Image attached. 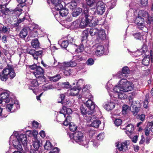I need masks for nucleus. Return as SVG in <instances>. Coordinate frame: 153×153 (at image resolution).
Instances as JSON below:
<instances>
[{"mask_svg": "<svg viewBox=\"0 0 153 153\" xmlns=\"http://www.w3.org/2000/svg\"><path fill=\"white\" fill-rule=\"evenodd\" d=\"M30 82L31 83L29 87V89L33 90V92L34 93V90L35 89V87L38 86V82L37 80L36 79L32 80Z\"/></svg>", "mask_w": 153, "mask_h": 153, "instance_id": "5701e85b", "label": "nucleus"}, {"mask_svg": "<svg viewBox=\"0 0 153 153\" xmlns=\"http://www.w3.org/2000/svg\"><path fill=\"white\" fill-rule=\"evenodd\" d=\"M84 50V46L83 45L81 44L79 48L76 50V51L79 52L83 51Z\"/></svg>", "mask_w": 153, "mask_h": 153, "instance_id": "4d7b16f0", "label": "nucleus"}, {"mask_svg": "<svg viewBox=\"0 0 153 153\" xmlns=\"http://www.w3.org/2000/svg\"><path fill=\"white\" fill-rule=\"evenodd\" d=\"M68 42L67 41H64L61 43V46L62 48H66L68 45Z\"/></svg>", "mask_w": 153, "mask_h": 153, "instance_id": "6e6d98bb", "label": "nucleus"}, {"mask_svg": "<svg viewBox=\"0 0 153 153\" xmlns=\"http://www.w3.org/2000/svg\"><path fill=\"white\" fill-rule=\"evenodd\" d=\"M104 50L103 46L100 45H97L95 51L96 55L98 56H101L103 53Z\"/></svg>", "mask_w": 153, "mask_h": 153, "instance_id": "f3484780", "label": "nucleus"}, {"mask_svg": "<svg viewBox=\"0 0 153 153\" xmlns=\"http://www.w3.org/2000/svg\"><path fill=\"white\" fill-rule=\"evenodd\" d=\"M17 141L13 140V144L14 147L18 150L21 151L22 150L21 143L24 147L27 145V138L26 135L24 134H21L16 137Z\"/></svg>", "mask_w": 153, "mask_h": 153, "instance_id": "7ed1b4c3", "label": "nucleus"}, {"mask_svg": "<svg viewBox=\"0 0 153 153\" xmlns=\"http://www.w3.org/2000/svg\"><path fill=\"white\" fill-rule=\"evenodd\" d=\"M134 126L133 125L131 124H129L126 126L125 128H123V129L126 130V132L129 136L132 133L134 130Z\"/></svg>", "mask_w": 153, "mask_h": 153, "instance_id": "aec40b11", "label": "nucleus"}, {"mask_svg": "<svg viewBox=\"0 0 153 153\" xmlns=\"http://www.w3.org/2000/svg\"><path fill=\"white\" fill-rule=\"evenodd\" d=\"M127 19L129 20L130 19L134 20L137 17L136 10L134 9H130L126 13Z\"/></svg>", "mask_w": 153, "mask_h": 153, "instance_id": "1a4fd4ad", "label": "nucleus"}, {"mask_svg": "<svg viewBox=\"0 0 153 153\" xmlns=\"http://www.w3.org/2000/svg\"><path fill=\"white\" fill-rule=\"evenodd\" d=\"M60 78V76L59 75H58L51 77V80L54 82H55L58 81Z\"/></svg>", "mask_w": 153, "mask_h": 153, "instance_id": "a18cd8bd", "label": "nucleus"}, {"mask_svg": "<svg viewBox=\"0 0 153 153\" xmlns=\"http://www.w3.org/2000/svg\"><path fill=\"white\" fill-rule=\"evenodd\" d=\"M59 152V150L58 148L57 147H55L49 153H58Z\"/></svg>", "mask_w": 153, "mask_h": 153, "instance_id": "774afa93", "label": "nucleus"}, {"mask_svg": "<svg viewBox=\"0 0 153 153\" xmlns=\"http://www.w3.org/2000/svg\"><path fill=\"white\" fill-rule=\"evenodd\" d=\"M42 53V51H36L34 55H33L34 58L36 60L37 59L38 56H40Z\"/></svg>", "mask_w": 153, "mask_h": 153, "instance_id": "37998d69", "label": "nucleus"}, {"mask_svg": "<svg viewBox=\"0 0 153 153\" xmlns=\"http://www.w3.org/2000/svg\"><path fill=\"white\" fill-rule=\"evenodd\" d=\"M69 137L71 139H73L78 144L86 146H87L89 143L88 140L84 138L83 134L80 131L76 132L74 133L71 134H69Z\"/></svg>", "mask_w": 153, "mask_h": 153, "instance_id": "f03ea898", "label": "nucleus"}, {"mask_svg": "<svg viewBox=\"0 0 153 153\" xmlns=\"http://www.w3.org/2000/svg\"><path fill=\"white\" fill-rule=\"evenodd\" d=\"M27 35V31L25 28L22 29L20 31L19 35L22 38H25Z\"/></svg>", "mask_w": 153, "mask_h": 153, "instance_id": "f704fd0d", "label": "nucleus"}, {"mask_svg": "<svg viewBox=\"0 0 153 153\" xmlns=\"http://www.w3.org/2000/svg\"><path fill=\"white\" fill-rule=\"evenodd\" d=\"M145 20L148 24L150 23L151 22L153 21V17L149 16L148 14V16L146 17V19H145Z\"/></svg>", "mask_w": 153, "mask_h": 153, "instance_id": "49530a36", "label": "nucleus"}, {"mask_svg": "<svg viewBox=\"0 0 153 153\" xmlns=\"http://www.w3.org/2000/svg\"><path fill=\"white\" fill-rule=\"evenodd\" d=\"M135 39H137L141 40L142 38V35L140 33H137L134 35Z\"/></svg>", "mask_w": 153, "mask_h": 153, "instance_id": "052dcab7", "label": "nucleus"}, {"mask_svg": "<svg viewBox=\"0 0 153 153\" xmlns=\"http://www.w3.org/2000/svg\"><path fill=\"white\" fill-rule=\"evenodd\" d=\"M104 134L103 133H100L97 137V139L99 140H101L104 138Z\"/></svg>", "mask_w": 153, "mask_h": 153, "instance_id": "13d9d810", "label": "nucleus"}, {"mask_svg": "<svg viewBox=\"0 0 153 153\" xmlns=\"http://www.w3.org/2000/svg\"><path fill=\"white\" fill-rule=\"evenodd\" d=\"M54 8L56 10L60 11L63 8V6L62 4L60 3L55 6Z\"/></svg>", "mask_w": 153, "mask_h": 153, "instance_id": "3c124183", "label": "nucleus"}, {"mask_svg": "<svg viewBox=\"0 0 153 153\" xmlns=\"http://www.w3.org/2000/svg\"><path fill=\"white\" fill-rule=\"evenodd\" d=\"M69 128L71 131L74 132L76 130L77 127L73 123H71L69 125Z\"/></svg>", "mask_w": 153, "mask_h": 153, "instance_id": "ea45409f", "label": "nucleus"}, {"mask_svg": "<svg viewBox=\"0 0 153 153\" xmlns=\"http://www.w3.org/2000/svg\"><path fill=\"white\" fill-rule=\"evenodd\" d=\"M88 10H85V16L82 19L79 25V27L81 28H85L88 25L90 27L95 25L94 24H93L94 21L91 19L92 18L91 16H88Z\"/></svg>", "mask_w": 153, "mask_h": 153, "instance_id": "20e7f679", "label": "nucleus"}, {"mask_svg": "<svg viewBox=\"0 0 153 153\" xmlns=\"http://www.w3.org/2000/svg\"><path fill=\"white\" fill-rule=\"evenodd\" d=\"M80 89L76 88H73L71 89L68 90V94L69 95L71 96H75L77 95L79 92Z\"/></svg>", "mask_w": 153, "mask_h": 153, "instance_id": "a211bd4d", "label": "nucleus"}, {"mask_svg": "<svg viewBox=\"0 0 153 153\" xmlns=\"http://www.w3.org/2000/svg\"><path fill=\"white\" fill-rule=\"evenodd\" d=\"M80 109L81 112L83 114L86 115L88 114L89 115L92 114H89V113H90V110H89V109L87 110V108H86L83 105H81V106Z\"/></svg>", "mask_w": 153, "mask_h": 153, "instance_id": "c756f323", "label": "nucleus"}, {"mask_svg": "<svg viewBox=\"0 0 153 153\" xmlns=\"http://www.w3.org/2000/svg\"><path fill=\"white\" fill-rule=\"evenodd\" d=\"M44 147L45 149L49 150H50L52 147V146L50 141H47L45 144Z\"/></svg>", "mask_w": 153, "mask_h": 153, "instance_id": "e433bc0d", "label": "nucleus"}, {"mask_svg": "<svg viewBox=\"0 0 153 153\" xmlns=\"http://www.w3.org/2000/svg\"><path fill=\"white\" fill-rule=\"evenodd\" d=\"M87 4L90 6L91 8H92L94 6H96L97 3L94 1V0H86Z\"/></svg>", "mask_w": 153, "mask_h": 153, "instance_id": "4c0bfd02", "label": "nucleus"}, {"mask_svg": "<svg viewBox=\"0 0 153 153\" xmlns=\"http://www.w3.org/2000/svg\"><path fill=\"white\" fill-rule=\"evenodd\" d=\"M55 88L52 85L44 86L42 87V89L44 91H46L50 89H52Z\"/></svg>", "mask_w": 153, "mask_h": 153, "instance_id": "864d4df0", "label": "nucleus"}, {"mask_svg": "<svg viewBox=\"0 0 153 153\" xmlns=\"http://www.w3.org/2000/svg\"><path fill=\"white\" fill-rule=\"evenodd\" d=\"M148 16V13L143 10H140L137 13V17L143 18L146 19V17Z\"/></svg>", "mask_w": 153, "mask_h": 153, "instance_id": "393cba45", "label": "nucleus"}, {"mask_svg": "<svg viewBox=\"0 0 153 153\" xmlns=\"http://www.w3.org/2000/svg\"><path fill=\"white\" fill-rule=\"evenodd\" d=\"M122 120L120 119H116L114 121V123L116 126H119L121 125L122 123Z\"/></svg>", "mask_w": 153, "mask_h": 153, "instance_id": "0e129e2a", "label": "nucleus"}, {"mask_svg": "<svg viewBox=\"0 0 153 153\" xmlns=\"http://www.w3.org/2000/svg\"><path fill=\"white\" fill-rule=\"evenodd\" d=\"M0 103L3 102L6 103L9 102L10 101L9 97V92H6L1 93L0 95Z\"/></svg>", "mask_w": 153, "mask_h": 153, "instance_id": "f8f14e48", "label": "nucleus"}, {"mask_svg": "<svg viewBox=\"0 0 153 153\" xmlns=\"http://www.w3.org/2000/svg\"><path fill=\"white\" fill-rule=\"evenodd\" d=\"M130 110V108L127 105H124L123 106V113L126 114Z\"/></svg>", "mask_w": 153, "mask_h": 153, "instance_id": "c9c22d12", "label": "nucleus"}, {"mask_svg": "<svg viewBox=\"0 0 153 153\" xmlns=\"http://www.w3.org/2000/svg\"><path fill=\"white\" fill-rule=\"evenodd\" d=\"M97 37L98 39L104 40L106 39V35L104 30H98L97 33Z\"/></svg>", "mask_w": 153, "mask_h": 153, "instance_id": "412c9836", "label": "nucleus"}, {"mask_svg": "<svg viewBox=\"0 0 153 153\" xmlns=\"http://www.w3.org/2000/svg\"><path fill=\"white\" fill-rule=\"evenodd\" d=\"M88 29L84 30L82 33L84 39H86L88 36Z\"/></svg>", "mask_w": 153, "mask_h": 153, "instance_id": "338daca9", "label": "nucleus"}, {"mask_svg": "<svg viewBox=\"0 0 153 153\" xmlns=\"http://www.w3.org/2000/svg\"><path fill=\"white\" fill-rule=\"evenodd\" d=\"M148 0H140L141 5L143 7H146L148 5Z\"/></svg>", "mask_w": 153, "mask_h": 153, "instance_id": "5fc2aeb1", "label": "nucleus"}, {"mask_svg": "<svg viewBox=\"0 0 153 153\" xmlns=\"http://www.w3.org/2000/svg\"><path fill=\"white\" fill-rule=\"evenodd\" d=\"M150 61V56L149 55H146L143 59L142 61V64L145 66L148 65Z\"/></svg>", "mask_w": 153, "mask_h": 153, "instance_id": "c85d7f7f", "label": "nucleus"}, {"mask_svg": "<svg viewBox=\"0 0 153 153\" xmlns=\"http://www.w3.org/2000/svg\"><path fill=\"white\" fill-rule=\"evenodd\" d=\"M8 78V76L5 74L3 71L1 74L0 75V79L2 81H6Z\"/></svg>", "mask_w": 153, "mask_h": 153, "instance_id": "a19ab883", "label": "nucleus"}, {"mask_svg": "<svg viewBox=\"0 0 153 153\" xmlns=\"http://www.w3.org/2000/svg\"><path fill=\"white\" fill-rule=\"evenodd\" d=\"M85 105L87 107L88 109L90 110L89 114H93L94 112L95 105L94 103L91 100H88L85 103Z\"/></svg>", "mask_w": 153, "mask_h": 153, "instance_id": "ddd939ff", "label": "nucleus"}, {"mask_svg": "<svg viewBox=\"0 0 153 153\" xmlns=\"http://www.w3.org/2000/svg\"><path fill=\"white\" fill-rule=\"evenodd\" d=\"M10 30V28L6 27L4 26L1 29H0V32L2 33H6Z\"/></svg>", "mask_w": 153, "mask_h": 153, "instance_id": "bf43d9fd", "label": "nucleus"}, {"mask_svg": "<svg viewBox=\"0 0 153 153\" xmlns=\"http://www.w3.org/2000/svg\"><path fill=\"white\" fill-rule=\"evenodd\" d=\"M4 73L5 75H7L8 77H9L11 79L13 78L16 76V73L14 70L11 68H6L3 70Z\"/></svg>", "mask_w": 153, "mask_h": 153, "instance_id": "9d476101", "label": "nucleus"}, {"mask_svg": "<svg viewBox=\"0 0 153 153\" xmlns=\"http://www.w3.org/2000/svg\"><path fill=\"white\" fill-rule=\"evenodd\" d=\"M33 145L35 149L39 150L40 146L39 141L37 138H35L33 140Z\"/></svg>", "mask_w": 153, "mask_h": 153, "instance_id": "7c9ffc66", "label": "nucleus"}, {"mask_svg": "<svg viewBox=\"0 0 153 153\" xmlns=\"http://www.w3.org/2000/svg\"><path fill=\"white\" fill-rule=\"evenodd\" d=\"M118 83L119 85L116 86L113 89L114 92L118 94L131 91L134 88L133 83L126 79H121Z\"/></svg>", "mask_w": 153, "mask_h": 153, "instance_id": "f257e3e1", "label": "nucleus"}, {"mask_svg": "<svg viewBox=\"0 0 153 153\" xmlns=\"http://www.w3.org/2000/svg\"><path fill=\"white\" fill-rule=\"evenodd\" d=\"M90 88V86L89 85H86L83 88L82 91L83 92V94H85V96L86 98H91V96L90 94L89 93L88 89Z\"/></svg>", "mask_w": 153, "mask_h": 153, "instance_id": "6ab92c4d", "label": "nucleus"}, {"mask_svg": "<svg viewBox=\"0 0 153 153\" xmlns=\"http://www.w3.org/2000/svg\"><path fill=\"white\" fill-rule=\"evenodd\" d=\"M122 93H120L117 94L118 97L120 99H125L127 98V95Z\"/></svg>", "mask_w": 153, "mask_h": 153, "instance_id": "de8ad7c7", "label": "nucleus"}, {"mask_svg": "<svg viewBox=\"0 0 153 153\" xmlns=\"http://www.w3.org/2000/svg\"><path fill=\"white\" fill-rule=\"evenodd\" d=\"M43 73L44 71L42 68L40 66H38L36 70L33 72V74L37 78L44 79L43 77Z\"/></svg>", "mask_w": 153, "mask_h": 153, "instance_id": "9b49d317", "label": "nucleus"}, {"mask_svg": "<svg viewBox=\"0 0 153 153\" xmlns=\"http://www.w3.org/2000/svg\"><path fill=\"white\" fill-rule=\"evenodd\" d=\"M66 109V107H63L62 109L60 111V115H59V118L58 119V120L60 122L62 120L60 119V118H59V117H61L63 120L65 118L66 115H67V114L65 113Z\"/></svg>", "mask_w": 153, "mask_h": 153, "instance_id": "4be33fe9", "label": "nucleus"}, {"mask_svg": "<svg viewBox=\"0 0 153 153\" xmlns=\"http://www.w3.org/2000/svg\"><path fill=\"white\" fill-rule=\"evenodd\" d=\"M101 123V122L97 120H94L91 124V126L94 128H97Z\"/></svg>", "mask_w": 153, "mask_h": 153, "instance_id": "58836bf2", "label": "nucleus"}, {"mask_svg": "<svg viewBox=\"0 0 153 153\" xmlns=\"http://www.w3.org/2000/svg\"><path fill=\"white\" fill-rule=\"evenodd\" d=\"M77 4L75 0H73L68 4L66 6L69 8L73 10L76 8Z\"/></svg>", "mask_w": 153, "mask_h": 153, "instance_id": "bb28decb", "label": "nucleus"}, {"mask_svg": "<svg viewBox=\"0 0 153 153\" xmlns=\"http://www.w3.org/2000/svg\"><path fill=\"white\" fill-rule=\"evenodd\" d=\"M134 20L139 28L141 29L144 26V21L145 20L143 18L136 17Z\"/></svg>", "mask_w": 153, "mask_h": 153, "instance_id": "4468645a", "label": "nucleus"}, {"mask_svg": "<svg viewBox=\"0 0 153 153\" xmlns=\"http://www.w3.org/2000/svg\"><path fill=\"white\" fill-rule=\"evenodd\" d=\"M5 109H3L2 108H0V116L1 117H6L7 116V114H5Z\"/></svg>", "mask_w": 153, "mask_h": 153, "instance_id": "c03bdc74", "label": "nucleus"}, {"mask_svg": "<svg viewBox=\"0 0 153 153\" xmlns=\"http://www.w3.org/2000/svg\"><path fill=\"white\" fill-rule=\"evenodd\" d=\"M11 102L12 103H10L7 105L6 109H4L5 110V112H7V111L9 112H10L13 108L15 106L16 107V103L14 102V100Z\"/></svg>", "mask_w": 153, "mask_h": 153, "instance_id": "b1692460", "label": "nucleus"}, {"mask_svg": "<svg viewBox=\"0 0 153 153\" xmlns=\"http://www.w3.org/2000/svg\"><path fill=\"white\" fill-rule=\"evenodd\" d=\"M98 31V30L97 28L93 27L90 29L89 33L90 35L92 36L95 35L97 36Z\"/></svg>", "mask_w": 153, "mask_h": 153, "instance_id": "72a5a7b5", "label": "nucleus"}, {"mask_svg": "<svg viewBox=\"0 0 153 153\" xmlns=\"http://www.w3.org/2000/svg\"><path fill=\"white\" fill-rule=\"evenodd\" d=\"M82 11L81 8L78 7L75 9L72 13V16L73 17H76L78 16Z\"/></svg>", "mask_w": 153, "mask_h": 153, "instance_id": "2f4dec72", "label": "nucleus"}, {"mask_svg": "<svg viewBox=\"0 0 153 153\" xmlns=\"http://www.w3.org/2000/svg\"><path fill=\"white\" fill-rule=\"evenodd\" d=\"M135 106L134 105H133V114L134 116L136 115L137 114V113L139 111V108L140 107L141 105H137Z\"/></svg>", "mask_w": 153, "mask_h": 153, "instance_id": "79ce46f5", "label": "nucleus"}, {"mask_svg": "<svg viewBox=\"0 0 153 153\" xmlns=\"http://www.w3.org/2000/svg\"><path fill=\"white\" fill-rule=\"evenodd\" d=\"M96 8V13L97 14L102 15L105 11V6L102 2H98L96 4V6H94L91 9Z\"/></svg>", "mask_w": 153, "mask_h": 153, "instance_id": "0eeeda50", "label": "nucleus"}, {"mask_svg": "<svg viewBox=\"0 0 153 153\" xmlns=\"http://www.w3.org/2000/svg\"><path fill=\"white\" fill-rule=\"evenodd\" d=\"M62 0H51V2L54 6L61 3Z\"/></svg>", "mask_w": 153, "mask_h": 153, "instance_id": "e2e57ef3", "label": "nucleus"}, {"mask_svg": "<svg viewBox=\"0 0 153 153\" xmlns=\"http://www.w3.org/2000/svg\"><path fill=\"white\" fill-rule=\"evenodd\" d=\"M22 10L21 8H16L14 10H11L7 8L1 7L0 11L3 15H8L13 13L19 14L20 15L22 13Z\"/></svg>", "mask_w": 153, "mask_h": 153, "instance_id": "423d86ee", "label": "nucleus"}, {"mask_svg": "<svg viewBox=\"0 0 153 153\" xmlns=\"http://www.w3.org/2000/svg\"><path fill=\"white\" fill-rule=\"evenodd\" d=\"M130 143V141L126 140L122 143L117 142L116 143V146L120 151H126L128 149V146Z\"/></svg>", "mask_w": 153, "mask_h": 153, "instance_id": "6e6552de", "label": "nucleus"}, {"mask_svg": "<svg viewBox=\"0 0 153 153\" xmlns=\"http://www.w3.org/2000/svg\"><path fill=\"white\" fill-rule=\"evenodd\" d=\"M122 72L123 74L126 75L129 73V71L128 67L126 66L123 68Z\"/></svg>", "mask_w": 153, "mask_h": 153, "instance_id": "8fccbe9b", "label": "nucleus"}, {"mask_svg": "<svg viewBox=\"0 0 153 153\" xmlns=\"http://www.w3.org/2000/svg\"><path fill=\"white\" fill-rule=\"evenodd\" d=\"M27 132H29V133L32 134L33 136L34 137V139H35V138H37L36 136L38 134V132L36 130H34L33 131H29Z\"/></svg>", "mask_w": 153, "mask_h": 153, "instance_id": "603ef678", "label": "nucleus"}, {"mask_svg": "<svg viewBox=\"0 0 153 153\" xmlns=\"http://www.w3.org/2000/svg\"><path fill=\"white\" fill-rule=\"evenodd\" d=\"M18 2L19 4L18 5L19 7H23L24 6L22 5L21 4L24 3L26 0H16Z\"/></svg>", "mask_w": 153, "mask_h": 153, "instance_id": "69168bd1", "label": "nucleus"}, {"mask_svg": "<svg viewBox=\"0 0 153 153\" xmlns=\"http://www.w3.org/2000/svg\"><path fill=\"white\" fill-rule=\"evenodd\" d=\"M117 76L119 78H122L121 79H124V78L126 77V75L123 74L122 72H120L118 73L117 74Z\"/></svg>", "mask_w": 153, "mask_h": 153, "instance_id": "09e8293b", "label": "nucleus"}, {"mask_svg": "<svg viewBox=\"0 0 153 153\" xmlns=\"http://www.w3.org/2000/svg\"><path fill=\"white\" fill-rule=\"evenodd\" d=\"M76 65L75 61H71L67 63H62L61 65L60 68L64 70V73L65 75L68 76L71 73V70L69 68L70 67H74Z\"/></svg>", "mask_w": 153, "mask_h": 153, "instance_id": "39448f33", "label": "nucleus"}, {"mask_svg": "<svg viewBox=\"0 0 153 153\" xmlns=\"http://www.w3.org/2000/svg\"><path fill=\"white\" fill-rule=\"evenodd\" d=\"M32 125L33 126L36 128H40L41 127L40 124L39 123L37 122L33 121L32 123Z\"/></svg>", "mask_w": 153, "mask_h": 153, "instance_id": "680f3d73", "label": "nucleus"}, {"mask_svg": "<svg viewBox=\"0 0 153 153\" xmlns=\"http://www.w3.org/2000/svg\"><path fill=\"white\" fill-rule=\"evenodd\" d=\"M115 106V104L112 102H109L105 105V108L108 111H109L114 108Z\"/></svg>", "mask_w": 153, "mask_h": 153, "instance_id": "a878e982", "label": "nucleus"}, {"mask_svg": "<svg viewBox=\"0 0 153 153\" xmlns=\"http://www.w3.org/2000/svg\"><path fill=\"white\" fill-rule=\"evenodd\" d=\"M58 86L56 87L58 90H60L62 88L68 89L71 88V86L68 82H59L58 83Z\"/></svg>", "mask_w": 153, "mask_h": 153, "instance_id": "2eb2a0df", "label": "nucleus"}, {"mask_svg": "<svg viewBox=\"0 0 153 153\" xmlns=\"http://www.w3.org/2000/svg\"><path fill=\"white\" fill-rule=\"evenodd\" d=\"M68 10L66 9L62 8L59 12V14H57L55 15V17L56 20H58L59 18L62 17H65L68 14Z\"/></svg>", "mask_w": 153, "mask_h": 153, "instance_id": "dca6fc26", "label": "nucleus"}, {"mask_svg": "<svg viewBox=\"0 0 153 153\" xmlns=\"http://www.w3.org/2000/svg\"><path fill=\"white\" fill-rule=\"evenodd\" d=\"M152 124H153V121L150 122L146 127L144 129L145 134L146 136L149 135L150 131L151 129V126Z\"/></svg>", "mask_w": 153, "mask_h": 153, "instance_id": "cd10ccee", "label": "nucleus"}, {"mask_svg": "<svg viewBox=\"0 0 153 153\" xmlns=\"http://www.w3.org/2000/svg\"><path fill=\"white\" fill-rule=\"evenodd\" d=\"M31 45L34 48H37L39 47V42L37 39H34L32 40L31 42Z\"/></svg>", "mask_w": 153, "mask_h": 153, "instance_id": "473e14b6", "label": "nucleus"}]
</instances>
